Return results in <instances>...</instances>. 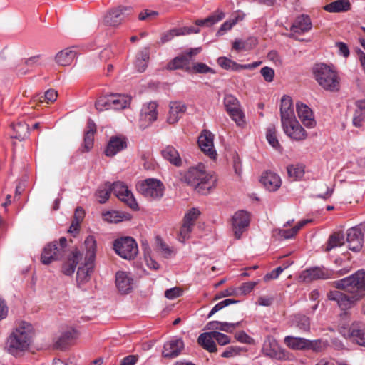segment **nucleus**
<instances>
[{
	"label": "nucleus",
	"mask_w": 365,
	"mask_h": 365,
	"mask_svg": "<svg viewBox=\"0 0 365 365\" xmlns=\"http://www.w3.org/2000/svg\"><path fill=\"white\" fill-rule=\"evenodd\" d=\"M32 335V325L29 322L21 321L16 324L8 336L5 349L9 354L16 356L29 349Z\"/></svg>",
	"instance_id": "1"
},
{
	"label": "nucleus",
	"mask_w": 365,
	"mask_h": 365,
	"mask_svg": "<svg viewBox=\"0 0 365 365\" xmlns=\"http://www.w3.org/2000/svg\"><path fill=\"white\" fill-rule=\"evenodd\" d=\"M183 180L189 185L192 186L197 192L207 195L215 187L217 177L211 173H207L204 166L199 165L190 168L183 176Z\"/></svg>",
	"instance_id": "2"
},
{
	"label": "nucleus",
	"mask_w": 365,
	"mask_h": 365,
	"mask_svg": "<svg viewBox=\"0 0 365 365\" xmlns=\"http://www.w3.org/2000/svg\"><path fill=\"white\" fill-rule=\"evenodd\" d=\"M336 289L355 294V299H361L365 295V272L359 270L351 276L334 282Z\"/></svg>",
	"instance_id": "3"
},
{
	"label": "nucleus",
	"mask_w": 365,
	"mask_h": 365,
	"mask_svg": "<svg viewBox=\"0 0 365 365\" xmlns=\"http://www.w3.org/2000/svg\"><path fill=\"white\" fill-rule=\"evenodd\" d=\"M84 245L86 248V262L77 271L76 280L78 284H83L88 282L93 269V262L96 258L97 247L94 237L88 236L84 241Z\"/></svg>",
	"instance_id": "4"
},
{
	"label": "nucleus",
	"mask_w": 365,
	"mask_h": 365,
	"mask_svg": "<svg viewBox=\"0 0 365 365\" xmlns=\"http://www.w3.org/2000/svg\"><path fill=\"white\" fill-rule=\"evenodd\" d=\"M315 80L325 90L336 91L339 89V78L336 72L324 63L315 65L313 68Z\"/></svg>",
	"instance_id": "5"
},
{
	"label": "nucleus",
	"mask_w": 365,
	"mask_h": 365,
	"mask_svg": "<svg viewBox=\"0 0 365 365\" xmlns=\"http://www.w3.org/2000/svg\"><path fill=\"white\" fill-rule=\"evenodd\" d=\"M67 246V240L61 237L59 242L53 241L47 244L41 253V260L43 264H49L53 261L61 259Z\"/></svg>",
	"instance_id": "6"
},
{
	"label": "nucleus",
	"mask_w": 365,
	"mask_h": 365,
	"mask_svg": "<svg viewBox=\"0 0 365 365\" xmlns=\"http://www.w3.org/2000/svg\"><path fill=\"white\" fill-rule=\"evenodd\" d=\"M138 191L145 197L150 200L161 198L164 192L163 182L155 178H148L136 185Z\"/></svg>",
	"instance_id": "7"
},
{
	"label": "nucleus",
	"mask_w": 365,
	"mask_h": 365,
	"mask_svg": "<svg viewBox=\"0 0 365 365\" xmlns=\"http://www.w3.org/2000/svg\"><path fill=\"white\" fill-rule=\"evenodd\" d=\"M113 249L120 257L128 260L133 259L138 253V244L131 237H122L115 240Z\"/></svg>",
	"instance_id": "8"
},
{
	"label": "nucleus",
	"mask_w": 365,
	"mask_h": 365,
	"mask_svg": "<svg viewBox=\"0 0 365 365\" xmlns=\"http://www.w3.org/2000/svg\"><path fill=\"white\" fill-rule=\"evenodd\" d=\"M200 212L197 208H191L185 213L183 220L182 225L180 228L178 240L181 242L190 238V234L193 230V227L197 220Z\"/></svg>",
	"instance_id": "9"
},
{
	"label": "nucleus",
	"mask_w": 365,
	"mask_h": 365,
	"mask_svg": "<svg viewBox=\"0 0 365 365\" xmlns=\"http://www.w3.org/2000/svg\"><path fill=\"white\" fill-rule=\"evenodd\" d=\"M261 351L264 356L272 359L284 360L287 359L285 351L272 336H268L265 339Z\"/></svg>",
	"instance_id": "10"
},
{
	"label": "nucleus",
	"mask_w": 365,
	"mask_h": 365,
	"mask_svg": "<svg viewBox=\"0 0 365 365\" xmlns=\"http://www.w3.org/2000/svg\"><path fill=\"white\" fill-rule=\"evenodd\" d=\"M112 191L114 195L122 202L133 210L138 209V203L131 191L123 182L118 181L111 184Z\"/></svg>",
	"instance_id": "11"
},
{
	"label": "nucleus",
	"mask_w": 365,
	"mask_h": 365,
	"mask_svg": "<svg viewBox=\"0 0 365 365\" xmlns=\"http://www.w3.org/2000/svg\"><path fill=\"white\" fill-rule=\"evenodd\" d=\"M282 125L285 134L292 140L302 141L305 140L307 137V133L296 118L283 123Z\"/></svg>",
	"instance_id": "12"
},
{
	"label": "nucleus",
	"mask_w": 365,
	"mask_h": 365,
	"mask_svg": "<svg viewBox=\"0 0 365 365\" xmlns=\"http://www.w3.org/2000/svg\"><path fill=\"white\" fill-rule=\"evenodd\" d=\"M214 135L209 130H204L198 137V145L201 150L211 159H215L217 152L214 148Z\"/></svg>",
	"instance_id": "13"
},
{
	"label": "nucleus",
	"mask_w": 365,
	"mask_h": 365,
	"mask_svg": "<svg viewBox=\"0 0 365 365\" xmlns=\"http://www.w3.org/2000/svg\"><path fill=\"white\" fill-rule=\"evenodd\" d=\"M331 277V272L324 267H312L304 270L299 275V280L303 282H311L317 279H327Z\"/></svg>",
	"instance_id": "14"
},
{
	"label": "nucleus",
	"mask_w": 365,
	"mask_h": 365,
	"mask_svg": "<svg viewBox=\"0 0 365 365\" xmlns=\"http://www.w3.org/2000/svg\"><path fill=\"white\" fill-rule=\"evenodd\" d=\"M132 11L131 7L120 6L110 10L104 17V23L110 26H116L121 24L124 17L129 15Z\"/></svg>",
	"instance_id": "15"
},
{
	"label": "nucleus",
	"mask_w": 365,
	"mask_h": 365,
	"mask_svg": "<svg viewBox=\"0 0 365 365\" xmlns=\"http://www.w3.org/2000/svg\"><path fill=\"white\" fill-rule=\"evenodd\" d=\"M364 230L363 225H360L347 230L346 241L351 250L359 252L362 248Z\"/></svg>",
	"instance_id": "16"
},
{
	"label": "nucleus",
	"mask_w": 365,
	"mask_h": 365,
	"mask_svg": "<svg viewBox=\"0 0 365 365\" xmlns=\"http://www.w3.org/2000/svg\"><path fill=\"white\" fill-rule=\"evenodd\" d=\"M250 217L247 212L240 210L232 218V227L236 239H240L245 229L249 226Z\"/></svg>",
	"instance_id": "17"
},
{
	"label": "nucleus",
	"mask_w": 365,
	"mask_h": 365,
	"mask_svg": "<svg viewBox=\"0 0 365 365\" xmlns=\"http://www.w3.org/2000/svg\"><path fill=\"white\" fill-rule=\"evenodd\" d=\"M157 107L155 102H150L143 106L140 115L141 128H145L157 120Z\"/></svg>",
	"instance_id": "18"
},
{
	"label": "nucleus",
	"mask_w": 365,
	"mask_h": 365,
	"mask_svg": "<svg viewBox=\"0 0 365 365\" xmlns=\"http://www.w3.org/2000/svg\"><path fill=\"white\" fill-rule=\"evenodd\" d=\"M347 296L339 290H333L327 293L329 300L335 301L341 309L349 308L355 302L359 299H355V294Z\"/></svg>",
	"instance_id": "19"
},
{
	"label": "nucleus",
	"mask_w": 365,
	"mask_h": 365,
	"mask_svg": "<svg viewBox=\"0 0 365 365\" xmlns=\"http://www.w3.org/2000/svg\"><path fill=\"white\" fill-rule=\"evenodd\" d=\"M184 348V343L181 339H173L167 341L162 351L165 358L173 359L177 357Z\"/></svg>",
	"instance_id": "20"
},
{
	"label": "nucleus",
	"mask_w": 365,
	"mask_h": 365,
	"mask_svg": "<svg viewBox=\"0 0 365 365\" xmlns=\"http://www.w3.org/2000/svg\"><path fill=\"white\" fill-rule=\"evenodd\" d=\"M115 284L121 294H128L133 289V279L130 273L120 271L115 274Z\"/></svg>",
	"instance_id": "21"
},
{
	"label": "nucleus",
	"mask_w": 365,
	"mask_h": 365,
	"mask_svg": "<svg viewBox=\"0 0 365 365\" xmlns=\"http://www.w3.org/2000/svg\"><path fill=\"white\" fill-rule=\"evenodd\" d=\"M297 112L299 118L302 123L308 128H312L316 125V120H314L312 110L305 104L302 103H297Z\"/></svg>",
	"instance_id": "22"
},
{
	"label": "nucleus",
	"mask_w": 365,
	"mask_h": 365,
	"mask_svg": "<svg viewBox=\"0 0 365 365\" xmlns=\"http://www.w3.org/2000/svg\"><path fill=\"white\" fill-rule=\"evenodd\" d=\"M280 117L282 123L296 118L292 99L288 96L281 99Z\"/></svg>",
	"instance_id": "23"
},
{
	"label": "nucleus",
	"mask_w": 365,
	"mask_h": 365,
	"mask_svg": "<svg viewBox=\"0 0 365 365\" xmlns=\"http://www.w3.org/2000/svg\"><path fill=\"white\" fill-rule=\"evenodd\" d=\"M170 110L167 118V121L170 124L177 123L187 110L185 103L180 101H172L169 106Z\"/></svg>",
	"instance_id": "24"
},
{
	"label": "nucleus",
	"mask_w": 365,
	"mask_h": 365,
	"mask_svg": "<svg viewBox=\"0 0 365 365\" xmlns=\"http://www.w3.org/2000/svg\"><path fill=\"white\" fill-rule=\"evenodd\" d=\"M78 337V331L73 328H70L63 331L58 339L55 341L53 348L60 350H64L71 344L73 340Z\"/></svg>",
	"instance_id": "25"
},
{
	"label": "nucleus",
	"mask_w": 365,
	"mask_h": 365,
	"mask_svg": "<svg viewBox=\"0 0 365 365\" xmlns=\"http://www.w3.org/2000/svg\"><path fill=\"white\" fill-rule=\"evenodd\" d=\"M126 147L127 141L125 138L113 136L110 138L105 150V154L107 156L113 157Z\"/></svg>",
	"instance_id": "26"
},
{
	"label": "nucleus",
	"mask_w": 365,
	"mask_h": 365,
	"mask_svg": "<svg viewBox=\"0 0 365 365\" xmlns=\"http://www.w3.org/2000/svg\"><path fill=\"white\" fill-rule=\"evenodd\" d=\"M260 180L268 190L273 192L277 190L282 184L280 177L270 171L264 172Z\"/></svg>",
	"instance_id": "27"
},
{
	"label": "nucleus",
	"mask_w": 365,
	"mask_h": 365,
	"mask_svg": "<svg viewBox=\"0 0 365 365\" xmlns=\"http://www.w3.org/2000/svg\"><path fill=\"white\" fill-rule=\"evenodd\" d=\"M81 257L82 255L77 248L73 250L70 257H68V261L63 265V273L68 276L73 274Z\"/></svg>",
	"instance_id": "28"
},
{
	"label": "nucleus",
	"mask_w": 365,
	"mask_h": 365,
	"mask_svg": "<svg viewBox=\"0 0 365 365\" xmlns=\"http://www.w3.org/2000/svg\"><path fill=\"white\" fill-rule=\"evenodd\" d=\"M214 339L213 331L204 332L198 336L197 343L204 349L210 353H214L217 351Z\"/></svg>",
	"instance_id": "29"
},
{
	"label": "nucleus",
	"mask_w": 365,
	"mask_h": 365,
	"mask_svg": "<svg viewBox=\"0 0 365 365\" xmlns=\"http://www.w3.org/2000/svg\"><path fill=\"white\" fill-rule=\"evenodd\" d=\"M312 29L310 18L307 15L298 16L291 27V31L294 33H304Z\"/></svg>",
	"instance_id": "30"
},
{
	"label": "nucleus",
	"mask_w": 365,
	"mask_h": 365,
	"mask_svg": "<svg viewBox=\"0 0 365 365\" xmlns=\"http://www.w3.org/2000/svg\"><path fill=\"white\" fill-rule=\"evenodd\" d=\"M190 59L185 54L180 55L175 57L167 65V69L168 70H176V69H184L186 71H191V67L190 66Z\"/></svg>",
	"instance_id": "31"
},
{
	"label": "nucleus",
	"mask_w": 365,
	"mask_h": 365,
	"mask_svg": "<svg viewBox=\"0 0 365 365\" xmlns=\"http://www.w3.org/2000/svg\"><path fill=\"white\" fill-rule=\"evenodd\" d=\"M76 53L71 48H66L59 51L55 56L56 63L61 66L71 64L76 57Z\"/></svg>",
	"instance_id": "32"
},
{
	"label": "nucleus",
	"mask_w": 365,
	"mask_h": 365,
	"mask_svg": "<svg viewBox=\"0 0 365 365\" xmlns=\"http://www.w3.org/2000/svg\"><path fill=\"white\" fill-rule=\"evenodd\" d=\"M162 155L166 160L175 166L182 165V159L178 151L172 145H168L161 151Z\"/></svg>",
	"instance_id": "33"
},
{
	"label": "nucleus",
	"mask_w": 365,
	"mask_h": 365,
	"mask_svg": "<svg viewBox=\"0 0 365 365\" xmlns=\"http://www.w3.org/2000/svg\"><path fill=\"white\" fill-rule=\"evenodd\" d=\"M365 121V100L356 102V109L353 116V125L356 128L363 125Z\"/></svg>",
	"instance_id": "34"
},
{
	"label": "nucleus",
	"mask_w": 365,
	"mask_h": 365,
	"mask_svg": "<svg viewBox=\"0 0 365 365\" xmlns=\"http://www.w3.org/2000/svg\"><path fill=\"white\" fill-rule=\"evenodd\" d=\"M350 9L351 4L349 0H337L324 6L325 11L331 13L345 12Z\"/></svg>",
	"instance_id": "35"
},
{
	"label": "nucleus",
	"mask_w": 365,
	"mask_h": 365,
	"mask_svg": "<svg viewBox=\"0 0 365 365\" xmlns=\"http://www.w3.org/2000/svg\"><path fill=\"white\" fill-rule=\"evenodd\" d=\"M96 133V125L93 122L89 121L88 123V130L86 132L82 146L83 152H88L93 146L94 134Z\"/></svg>",
	"instance_id": "36"
},
{
	"label": "nucleus",
	"mask_w": 365,
	"mask_h": 365,
	"mask_svg": "<svg viewBox=\"0 0 365 365\" xmlns=\"http://www.w3.org/2000/svg\"><path fill=\"white\" fill-rule=\"evenodd\" d=\"M150 58V51L148 48H145L143 51L138 53L136 56L135 61V67L140 73L145 71L148 67Z\"/></svg>",
	"instance_id": "37"
},
{
	"label": "nucleus",
	"mask_w": 365,
	"mask_h": 365,
	"mask_svg": "<svg viewBox=\"0 0 365 365\" xmlns=\"http://www.w3.org/2000/svg\"><path fill=\"white\" fill-rule=\"evenodd\" d=\"M284 342L287 347L292 350H306L307 339L287 336Z\"/></svg>",
	"instance_id": "38"
},
{
	"label": "nucleus",
	"mask_w": 365,
	"mask_h": 365,
	"mask_svg": "<svg viewBox=\"0 0 365 365\" xmlns=\"http://www.w3.org/2000/svg\"><path fill=\"white\" fill-rule=\"evenodd\" d=\"M130 103V98L125 95L111 94V107L114 110H121Z\"/></svg>",
	"instance_id": "39"
},
{
	"label": "nucleus",
	"mask_w": 365,
	"mask_h": 365,
	"mask_svg": "<svg viewBox=\"0 0 365 365\" xmlns=\"http://www.w3.org/2000/svg\"><path fill=\"white\" fill-rule=\"evenodd\" d=\"M11 126L14 131L12 138L23 140L29 136V125L25 123L19 122Z\"/></svg>",
	"instance_id": "40"
},
{
	"label": "nucleus",
	"mask_w": 365,
	"mask_h": 365,
	"mask_svg": "<svg viewBox=\"0 0 365 365\" xmlns=\"http://www.w3.org/2000/svg\"><path fill=\"white\" fill-rule=\"evenodd\" d=\"M157 249L160 254L165 258H170L175 255V251L173 247H170L160 237H156Z\"/></svg>",
	"instance_id": "41"
},
{
	"label": "nucleus",
	"mask_w": 365,
	"mask_h": 365,
	"mask_svg": "<svg viewBox=\"0 0 365 365\" xmlns=\"http://www.w3.org/2000/svg\"><path fill=\"white\" fill-rule=\"evenodd\" d=\"M344 242V236L343 233L338 232H334L329 237L326 251L329 252L331 250L341 246Z\"/></svg>",
	"instance_id": "42"
},
{
	"label": "nucleus",
	"mask_w": 365,
	"mask_h": 365,
	"mask_svg": "<svg viewBox=\"0 0 365 365\" xmlns=\"http://www.w3.org/2000/svg\"><path fill=\"white\" fill-rule=\"evenodd\" d=\"M328 346V342L322 339H307L306 350H312L314 352H322Z\"/></svg>",
	"instance_id": "43"
},
{
	"label": "nucleus",
	"mask_w": 365,
	"mask_h": 365,
	"mask_svg": "<svg viewBox=\"0 0 365 365\" xmlns=\"http://www.w3.org/2000/svg\"><path fill=\"white\" fill-rule=\"evenodd\" d=\"M224 106L228 114L240 108L239 101L231 94L225 95L224 98Z\"/></svg>",
	"instance_id": "44"
},
{
	"label": "nucleus",
	"mask_w": 365,
	"mask_h": 365,
	"mask_svg": "<svg viewBox=\"0 0 365 365\" xmlns=\"http://www.w3.org/2000/svg\"><path fill=\"white\" fill-rule=\"evenodd\" d=\"M266 138L271 146L275 149L281 148L277 138V129L274 125H270L267 129Z\"/></svg>",
	"instance_id": "45"
},
{
	"label": "nucleus",
	"mask_w": 365,
	"mask_h": 365,
	"mask_svg": "<svg viewBox=\"0 0 365 365\" xmlns=\"http://www.w3.org/2000/svg\"><path fill=\"white\" fill-rule=\"evenodd\" d=\"M112 191L111 183L106 182L103 187L99 188L96 193L98 201L100 203H105L110 197Z\"/></svg>",
	"instance_id": "46"
},
{
	"label": "nucleus",
	"mask_w": 365,
	"mask_h": 365,
	"mask_svg": "<svg viewBox=\"0 0 365 365\" xmlns=\"http://www.w3.org/2000/svg\"><path fill=\"white\" fill-rule=\"evenodd\" d=\"M288 176L292 180H297L303 177L304 173V167L299 165H291L287 168Z\"/></svg>",
	"instance_id": "47"
},
{
	"label": "nucleus",
	"mask_w": 365,
	"mask_h": 365,
	"mask_svg": "<svg viewBox=\"0 0 365 365\" xmlns=\"http://www.w3.org/2000/svg\"><path fill=\"white\" fill-rule=\"evenodd\" d=\"M218 65L226 70H241V65L226 57H220L217 61Z\"/></svg>",
	"instance_id": "48"
},
{
	"label": "nucleus",
	"mask_w": 365,
	"mask_h": 365,
	"mask_svg": "<svg viewBox=\"0 0 365 365\" xmlns=\"http://www.w3.org/2000/svg\"><path fill=\"white\" fill-rule=\"evenodd\" d=\"M96 108L99 111L112 109L111 94L109 96H101L95 103Z\"/></svg>",
	"instance_id": "49"
},
{
	"label": "nucleus",
	"mask_w": 365,
	"mask_h": 365,
	"mask_svg": "<svg viewBox=\"0 0 365 365\" xmlns=\"http://www.w3.org/2000/svg\"><path fill=\"white\" fill-rule=\"evenodd\" d=\"M58 94L54 89H48L43 96H36L34 98V101H39L40 103L46 102L51 103L54 102L57 98Z\"/></svg>",
	"instance_id": "50"
},
{
	"label": "nucleus",
	"mask_w": 365,
	"mask_h": 365,
	"mask_svg": "<svg viewBox=\"0 0 365 365\" xmlns=\"http://www.w3.org/2000/svg\"><path fill=\"white\" fill-rule=\"evenodd\" d=\"M229 115L230 116L232 120L235 122L237 126L243 128L245 125L246 118L241 108H239L233 112H231L230 113H229Z\"/></svg>",
	"instance_id": "51"
},
{
	"label": "nucleus",
	"mask_w": 365,
	"mask_h": 365,
	"mask_svg": "<svg viewBox=\"0 0 365 365\" xmlns=\"http://www.w3.org/2000/svg\"><path fill=\"white\" fill-rule=\"evenodd\" d=\"M223 17H224V14L221 13V14H218L217 16L212 15V16H208L207 18H206L205 19H198L195 21V24L197 26H211L217 22L220 21V20H222Z\"/></svg>",
	"instance_id": "52"
},
{
	"label": "nucleus",
	"mask_w": 365,
	"mask_h": 365,
	"mask_svg": "<svg viewBox=\"0 0 365 365\" xmlns=\"http://www.w3.org/2000/svg\"><path fill=\"white\" fill-rule=\"evenodd\" d=\"M238 301L232 299H227L223 301H221L220 302L215 304V307L212 309V310L210 312V313L208 314V318L211 317L214 314H215L218 311L221 310L224 307H225L230 304H235Z\"/></svg>",
	"instance_id": "53"
},
{
	"label": "nucleus",
	"mask_w": 365,
	"mask_h": 365,
	"mask_svg": "<svg viewBox=\"0 0 365 365\" xmlns=\"http://www.w3.org/2000/svg\"><path fill=\"white\" fill-rule=\"evenodd\" d=\"M193 70L195 73H215V71L204 63H194L191 70Z\"/></svg>",
	"instance_id": "54"
},
{
	"label": "nucleus",
	"mask_w": 365,
	"mask_h": 365,
	"mask_svg": "<svg viewBox=\"0 0 365 365\" xmlns=\"http://www.w3.org/2000/svg\"><path fill=\"white\" fill-rule=\"evenodd\" d=\"M242 351V349L239 346H229L222 353L221 356L223 358H232L240 355Z\"/></svg>",
	"instance_id": "55"
},
{
	"label": "nucleus",
	"mask_w": 365,
	"mask_h": 365,
	"mask_svg": "<svg viewBox=\"0 0 365 365\" xmlns=\"http://www.w3.org/2000/svg\"><path fill=\"white\" fill-rule=\"evenodd\" d=\"M297 327L304 331H308L310 329L309 319L306 316H299L296 321Z\"/></svg>",
	"instance_id": "56"
},
{
	"label": "nucleus",
	"mask_w": 365,
	"mask_h": 365,
	"mask_svg": "<svg viewBox=\"0 0 365 365\" xmlns=\"http://www.w3.org/2000/svg\"><path fill=\"white\" fill-rule=\"evenodd\" d=\"M104 220L108 222L117 223L122 220V216L117 211H110L104 214Z\"/></svg>",
	"instance_id": "57"
},
{
	"label": "nucleus",
	"mask_w": 365,
	"mask_h": 365,
	"mask_svg": "<svg viewBox=\"0 0 365 365\" xmlns=\"http://www.w3.org/2000/svg\"><path fill=\"white\" fill-rule=\"evenodd\" d=\"M240 322L236 323H229V322H220V324L218 327V330L223 331L227 333H231L235 329L240 327Z\"/></svg>",
	"instance_id": "58"
},
{
	"label": "nucleus",
	"mask_w": 365,
	"mask_h": 365,
	"mask_svg": "<svg viewBox=\"0 0 365 365\" xmlns=\"http://www.w3.org/2000/svg\"><path fill=\"white\" fill-rule=\"evenodd\" d=\"M260 73L267 82L269 83L273 81L274 77V71L273 68L264 66L261 68Z\"/></svg>",
	"instance_id": "59"
},
{
	"label": "nucleus",
	"mask_w": 365,
	"mask_h": 365,
	"mask_svg": "<svg viewBox=\"0 0 365 365\" xmlns=\"http://www.w3.org/2000/svg\"><path fill=\"white\" fill-rule=\"evenodd\" d=\"M213 334L219 345L225 346L230 343V338L227 335L219 331H213Z\"/></svg>",
	"instance_id": "60"
},
{
	"label": "nucleus",
	"mask_w": 365,
	"mask_h": 365,
	"mask_svg": "<svg viewBox=\"0 0 365 365\" xmlns=\"http://www.w3.org/2000/svg\"><path fill=\"white\" fill-rule=\"evenodd\" d=\"M237 341L244 344H251L253 339L247 335L244 331H237L235 334Z\"/></svg>",
	"instance_id": "61"
},
{
	"label": "nucleus",
	"mask_w": 365,
	"mask_h": 365,
	"mask_svg": "<svg viewBox=\"0 0 365 365\" xmlns=\"http://www.w3.org/2000/svg\"><path fill=\"white\" fill-rule=\"evenodd\" d=\"M275 232L277 233L278 235H279L281 238L283 239H289L294 237L297 235V232L294 230V227L288 230L279 229L277 230Z\"/></svg>",
	"instance_id": "62"
},
{
	"label": "nucleus",
	"mask_w": 365,
	"mask_h": 365,
	"mask_svg": "<svg viewBox=\"0 0 365 365\" xmlns=\"http://www.w3.org/2000/svg\"><path fill=\"white\" fill-rule=\"evenodd\" d=\"M182 291L178 287H174L167 289L165 292V296L169 299H175L182 295Z\"/></svg>",
	"instance_id": "63"
},
{
	"label": "nucleus",
	"mask_w": 365,
	"mask_h": 365,
	"mask_svg": "<svg viewBox=\"0 0 365 365\" xmlns=\"http://www.w3.org/2000/svg\"><path fill=\"white\" fill-rule=\"evenodd\" d=\"M351 334L355 337L359 345L365 346V333L364 331L361 330H353Z\"/></svg>",
	"instance_id": "64"
}]
</instances>
